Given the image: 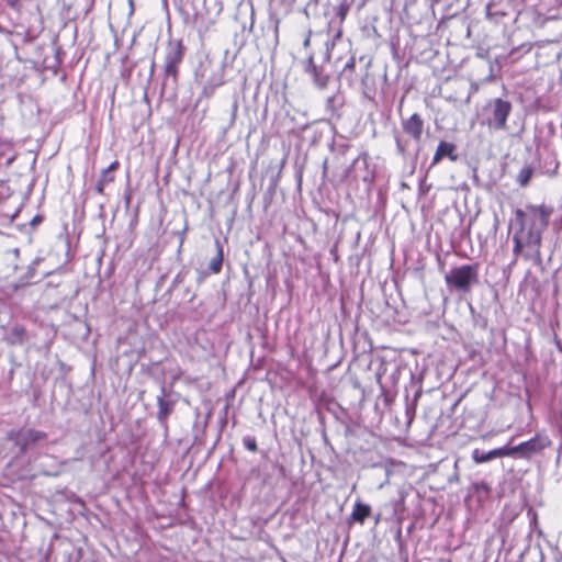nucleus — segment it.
Wrapping results in <instances>:
<instances>
[{
  "label": "nucleus",
  "mask_w": 562,
  "mask_h": 562,
  "mask_svg": "<svg viewBox=\"0 0 562 562\" xmlns=\"http://www.w3.org/2000/svg\"><path fill=\"white\" fill-rule=\"evenodd\" d=\"M551 214L552 209L546 205H527L525 210L515 211L514 223L518 226L513 235L515 256L540 261L542 233L549 225Z\"/></svg>",
  "instance_id": "1"
},
{
  "label": "nucleus",
  "mask_w": 562,
  "mask_h": 562,
  "mask_svg": "<svg viewBox=\"0 0 562 562\" xmlns=\"http://www.w3.org/2000/svg\"><path fill=\"white\" fill-rule=\"evenodd\" d=\"M479 269L476 265H464L452 268L445 277L449 288L459 292H469L471 286L477 282Z\"/></svg>",
  "instance_id": "2"
},
{
  "label": "nucleus",
  "mask_w": 562,
  "mask_h": 562,
  "mask_svg": "<svg viewBox=\"0 0 562 562\" xmlns=\"http://www.w3.org/2000/svg\"><path fill=\"white\" fill-rule=\"evenodd\" d=\"M484 111L486 112V119L483 124H486L490 130H505L507 119L512 112V104L507 100L496 98L487 103Z\"/></svg>",
  "instance_id": "3"
},
{
  "label": "nucleus",
  "mask_w": 562,
  "mask_h": 562,
  "mask_svg": "<svg viewBox=\"0 0 562 562\" xmlns=\"http://www.w3.org/2000/svg\"><path fill=\"white\" fill-rule=\"evenodd\" d=\"M186 53V46L180 40L169 41L165 55V74L168 77L177 78L179 65Z\"/></svg>",
  "instance_id": "4"
},
{
  "label": "nucleus",
  "mask_w": 562,
  "mask_h": 562,
  "mask_svg": "<svg viewBox=\"0 0 562 562\" xmlns=\"http://www.w3.org/2000/svg\"><path fill=\"white\" fill-rule=\"evenodd\" d=\"M45 438V432L32 428L11 431L9 434V439L20 448L21 453H25L35 443Z\"/></svg>",
  "instance_id": "5"
},
{
  "label": "nucleus",
  "mask_w": 562,
  "mask_h": 562,
  "mask_svg": "<svg viewBox=\"0 0 562 562\" xmlns=\"http://www.w3.org/2000/svg\"><path fill=\"white\" fill-rule=\"evenodd\" d=\"M203 71L200 75V80L204 88L214 90L224 83L223 69L221 67L214 68L211 63L202 66Z\"/></svg>",
  "instance_id": "6"
},
{
  "label": "nucleus",
  "mask_w": 562,
  "mask_h": 562,
  "mask_svg": "<svg viewBox=\"0 0 562 562\" xmlns=\"http://www.w3.org/2000/svg\"><path fill=\"white\" fill-rule=\"evenodd\" d=\"M551 441L547 436L536 435L533 438L520 442V448H522V458L529 459L533 453L540 452L548 446H550Z\"/></svg>",
  "instance_id": "7"
},
{
  "label": "nucleus",
  "mask_w": 562,
  "mask_h": 562,
  "mask_svg": "<svg viewBox=\"0 0 562 562\" xmlns=\"http://www.w3.org/2000/svg\"><path fill=\"white\" fill-rule=\"evenodd\" d=\"M423 126V120L417 113H414L411 117L403 122L404 131L416 140H419L422 137Z\"/></svg>",
  "instance_id": "8"
},
{
  "label": "nucleus",
  "mask_w": 562,
  "mask_h": 562,
  "mask_svg": "<svg viewBox=\"0 0 562 562\" xmlns=\"http://www.w3.org/2000/svg\"><path fill=\"white\" fill-rule=\"evenodd\" d=\"M454 150L456 146L453 144L440 142L432 157V165L438 164L443 157H449L452 161L457 160L458 157Z\"/></svg>",
  "instance_id": "9"
},
{
  "label": "nucleus",
  "mask_w": 562,
  "mask_h": 562,
  "mask_svg": "<svg viewBox=\"0 0 562 562\" xmlns=\"http://www.w3.org/2000/svg\"><path fill=\"white\" fill-rule=\"evenodd\" d=\"M370 514H371V508L369 505L357 502L353 506V510L351 513V518L353 521L363 524L364 520L370 516Z\"/></svg>",
  "instance_id": "10"
},
{
  "label": "nucleus",
  "mask_w": 562,
  "mask_h": 562,
  "mask_svg": "<svg viewBox=\"0 0 562 562\" xmlns=\"http://www.w3.org/2000/svg\"><path fill=\"white\" fill-rule=\"evenodd\" d=\"M216 248H217V254L214 258L211 259L210 265H209V269L213 273H218L222 269V263H223V247L218 240L216 241Z\"/></svg>",
  "instance_id": "11"
},
{
  "label": "nucleus",
  "mask_w": 562,
  "mask_h": 562,
  "mask_svg": "<svg viewBox=\"0 0 562 562\" xmlns=\"http://www.w3.org/2000/svg\"><path fill=\"white\" fill-rule=\"evenodd\" d=\"M496 458L495 450H490L487 452L480 451L479 449L473 450L472 459L475 463H484L488 462Z\"/></svg>",
  "instance_id": "12"
},
{
  "label": "nucleus",
  "mask_w": 562,
  "mask_h": 562,
  "mask_svg": "<svg viewBox=\"0 0 562 562\" xmlns=\"http://www.w3.org/2000/svg\"><path fill=\"white\" fill-rule=\"evenodd\" d=\"M158 407H159V412H158L159 418H166L172 409L171 404L166 402L162 396L158 398Z\"/></svg>",
  "instance_id": "13"
},
{
  "label": "nucleus",
  "mask_w": 562,
  "mask_h": 562,
  "mask_svg": "<svg viewBox=\"0 0 562 562\" xmlns=\"http://www.w3.org/2000/svg\"><path fill=\"white\" fill-rule=\"evenodd\" d=\"M25 337V329L21 326H14L10 331V339L14 342H21Z\"/></svg>",
  "instance_id": "14"
},
{
  "label": "nucleus",
  "mask_w": 562,
  "mask_h": 562,
  "mask_svg": "<svg viewBox=\"0 0 562 562\" xmlns=\"http://www.w3.org/2000/svg\"><path fill=\"white\" fill-rule=\"evenodd\" d=\"M532 176V169L530 167H524L518 173V182L521 186H526Z\"/></svg>",
  "instance_id": "15"
},
{
  "label": "nucleus",
  "mask_w": 562,
  "mask_h": 562,
  "mask_svg": "<svg viewBox=\"0 0 562 562\" xmlns=\"http://www.w3.org/2000/svg\"><path fill=\"white\" fill-rule=\"evenodd\" d=\"M113 179H114V177L112 176V173H109V170H105V169H104V170L102 171L101 179H100V180H99V182H98V190H99V192H102L103 187H104L106 183H109V182L113 181Z\"/></svg>",
  "instance_id": "16"
},
{
  "label": "nucleus",
  "mask_w": 562,
  "mask_h": 562,
  "mask_svg": "<svg viewBox=\"0 0 562 562\" xmlns=\"http://www.w3.org/2000/svg\"><path fill=\"white\" fill-rule=\"evenodd\" d=\"M244 445H245L246 449H248L249 451H252V452L257 451V443L254 438L244 439Z\"/></svg>",
  "instance_id": "17"
},
{
  "label": "nucleus",
  "mask_w": 562,
  "mask_h": 562,
  "mask_svg": "<svg viewBox=\"0 0 562 562\" xmlns=\"http://www.w3.org/2000/svg\"><path fill=\"white\" fill-rule=\"evenodd\" d=\"M494 450L496 453V458L509 457V447L507 446L496 448Z\"/></svg>",
  "instance_id": "18"
},
{
  "label": "nucleus",
  "mask_w": 562,
  "mask_h": 562,
  "mask_svg": "<svg viewBox=\"0 0 562 562\" xmlns=\"http://www.w3.org/2000/svg\"><path fill=\"white\" fill-rule=\"evenodd\" d=\"M519 454L522 458V448H520V443L515 447H509V457Z\"/></svg>",
  "instance_id": "19"
},
{
  "label": "nucleus",
  "mask_w": 562,
  "mask_h": 562,
  "mask_svg": "<svg viewBox=\"0 0 562 562\" xmlns=\"http://www.w3.org/2000/svg\"><path fill=\"white\" fill-rule=\"evenodd\" d=\"M355 66H356V61H355V58L351 57L345 65L344 67V71H347V70H350L352 71L355 69Z\"/></svg>",
  "instance_id": "20"
},
{
  "label": "nucleus",
  "mask_w": 562,
  "mask_h": 562,
  "mask_svg": "<svg viewBox=\"0 0 562 562\" xmlns=\"http://www.w3.org/2000/svg\"><path fill=\"white\" fill-rule=\"evenodd\" d=\"M308 61H310V68H311V71H312V74H313V76H314V78H315V81H317V82H318L317 74H316V67L313 65V59H312V58H310V60H308Z\"/></svg>",
  "instance_id": "21"
},
{
  "label": "nucleus",
  "mask_w": 562,
  "mask_h": 562,
  "mask_svg": "<svg viewBox=\"0 0 562 562\" xmlns=\"http://www.w3.org/2000/svg\"><path fill=\"white\" fill-rule=\"evenodd\" d=\"M117 167L119 162L115 160L105 170H109V173H112L115 169H117Z\"/></svg>",
  "instance_id": "22"
},
{
  "label": "nucleus",
  "mask_w": 562,
  "mask_h": 562,
  "mask_svg": "<svg viewBox=\"0 0 562 562\" xmlns=\"http://www.w3.org/2000/svg\"><path fill=\"white\" fill-rule=\"evenodd\" d=\"M42 222V217L40 215H36L35 217H33V220L31 221V224L34 226V225H37Z\"/></svg>",
  "instance_id": "23"
},
{
  "label": "nucleus",
  "mask_w": 562,
  "mask_h": 562,
  "mask_svg": "<svg viewBox=\"0 0 562 562\" xmlns=\"http://www.w3.org/2000/svg\"><path fill=\"white\" fill-rule=\"evenodd\" d=\"M128 1H130L131 7L133 8V0H128Z\"/></svg>",
  "instance_id": "24"
}]
</instances>
